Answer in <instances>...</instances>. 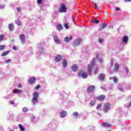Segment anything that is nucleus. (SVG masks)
I'll list each match as a JSON object with an SVG mask.
<instances>
[{"label":"nucleus","mask_w":131,"mask_h":131,"mask_svg":"<svg viewBox=\"0 0 131 131\" xmlns=\"http://www.w3.org/2000/svg\"><path fill=\"white\" fill-rule=\"evenodd\" d=\"M38 93L34 92L33 94V98L32 100V103L33 105H36V104H38V98H39Z\"/></svg>","instance_id":"obj_1"},{"label":"nucleus","mask_w":131,"mask_h":131,"mask_svg":"<svg viewBox=\"0 0 131 131\" xmlns=\"http://www.w3.org/2000/svg\"><path fill=\"white\" fill-rule=\"evenodd\" d=\"M95 58H93L91 61V64L88 65V73L89 75L91 76L92 75V69H93V68L95 66Z\"/></svg>","instance_id":"obj_2"},{"label":"nucleus","mask_w":131,"mask_h":131,"mask_svg":"<svg viewBox=\"0 0 131 131\" xmlns=\"http://www.w3.org/2000/svg\"><path fill=\"white\" fill-rule=\"evenodd\" d=\"M79 77L81 78H86L88 77V72L81 70L78 73Z\"/></svg>","instance_id":"obj_3"},{"label":"nucleus","mask_w":131,"mask_h":131,"mask_svg":"<svg viewBox=\"0 0 131 131\" xmlns=\"http://www.w3.org/2000/svg\"><path fill=\"white\" fill-rule=\"evenodd\" d=\"M110 106H111V104L110 103H104L103 106V112L104 113H107L110 110Z\"/></svg>","instance_id":"obj_4"},{"label":"nucleus","mask_w":131,"mask_h":131,"mask_svg":"<svg viewBox=\"0 0 131 131\" xmlns=\"http://www.w3.org/2000/svg\"><path fill=\"white\" fill-rule=\"evenodd\" d=\"M58 11L59 13H66V12H67V7H66L65 4H61L60 5V7Z\"/></svg>","instance_id":"obj_5"},{"label":"nucleus","mask_w":131,"mask_h":131,"mask_svg":"<svg viewBox=\"0 0 131 131\" xmlns=\"http://www.w3.org/2000/svg\"><path fill=\"white\" fill-rule=\"evenodd\" d=\"M81 41H82V39L78 38L74 41L73 46H79L81 43Z\"/></svg>","instance_id":"obj_6"},{"label":"nucleus","mask_w":131,"mask_h":131,"mask_svg":"<svg viewBox=\"0 0 131 131\" xmlns=\"http://www.w3.org/2000/svg\"><path fill=\"white\" fill-rule=\"evenodd\" d=\"M25 35L23 34H21L19 35V39L20 40V42L21 43H23V45H24V43H25Z\"/></svg>","instance_id":"obj_7"},{"label":"nucleus","mask_w":131,"mask_h":131,"mask_svg":"<svg viewBox=\"0 0 131 131\" xmlns=\"http://www.w3.org/2000/svg\"><path fill=\"white\" fill-rule=\"evenodd\" d=\"M95 89H96V87H95V86L90 85L87 88V92L88 93H93V92L95 91Z\"/></svg>","instance_id":"obj_8"},{"label":"nucleus","mask_w":131,"mask_h":131,"mask_svg":"<svg viewBox=\"0 0 131 131\" xmlns=\"http://www.w3.org/2000/svg\"><path fill=\"white\" fill-rule=\"evenodd\" d=\"M53 39L56 43H57L58 45L61 44V40L59 39V38H58V36L56 35L54 36Z\"/></svg>","instance_id":"obj_9"},{"label":"nucleus","mask_w":131,"mask_h":131,"mask_svg":"<svg viewBox=\"0 0 131 131\" xmlns=\"http://www.w3.org/2000/svg\"><path fill=\"white\" fill-rule=\"evenodd\" d=\"M101 126H103V127H111L112 125L111 124L106 122H104L101 123Z\"/></svg>","instance_id":"obj_10"},{"label":"nucleus","mask_w":131,"mask_h":131,"mask_svg":"<svg viewBox=\"0 0 131 131\" xmlns=\"http://www.w3.org/2000/svg\"><path fill=\"white\" fill-rule=\"evenodd\" d=\"M127 41H128V37L127 36H124L123 37V40H122V43H124V45H127Z\"/></svg>","instance_id":"obj_11"},{"label":"nucleus","mask_w":131,"mask_h":131,"mask_svg":"<svg viewBox=\"0 0 131 131\" xmlns=\"http://www.w3.org/2000/svg\"><path fill=\"white\" fill-rule=\"evenodd\" d=\"M96 59L98 60V61H99L100 63H102L103 61V59L102 58V55L100 54H98L97 55H96Z\"/></svg>","instance_id":"obj_12"},{"label":"nucleus","mask_w":131,"mask_h":131,"mask_svg":"<svg viewBox=\"0 0 131 131\" xmlns=\"http://www.w3.org/2000/svg\"><path fill=\"white\" fill-rule=\"evenodd\" d=\"M62 60V55H58L56 57H55V61L56 62H60Z\"/></svg>","instance_id":"obj_13"},{"label":"nucleus","mask_w":131,"mask_h":131,"mask_svg":"<svg viewBox=\"0 0 131 131\" xmlns=\"http://www.w3.org/2000/svg\"><path fill=\"white\" fill-rule=\"evenodd\" d=\"M98 79H99L101 81H103L104 79H105V74H100L98 76Z\"/></svg>","instance_id":"obj_14"},{"label":"nucleus","mask_w":131,"mask_h":131,"mask_svg":"<svg viewBox=\"0 0 131 131\" xmlns=\"http://www.w3.org/2000/svg\"><path fill=\"white\" fill-rule=\"evenodd\" d=\"M35 80H36V78H35V77H32L30 78L29 82L31 84L32 83H34Z\"/></svg>","instance_id":"obj_15"},{"label":"nucleus","mask_w":131,"mask_h":131,"mask_svg":"<svg viewBox=\"0 0 131 131\" xmlns=\"http://www.w3.org/2000/svg\"><path fill=\"white\" fill-rule=\"evenodd\" d=\"M13 93L14 94H22V91L17 89H15L13 90Z\"/></svg>","instance_id":"obj_16"},{"label":"nucleus","mask_w":131,"mask_h":131,"mask_svg":"<svg viewBox=\"0 0 131 131\" xmlns=\"http://www.w3.org/2000/svg\"><path fill=\"white\" fill-rule=\"evenodd\" d=\"M66 115H67V112H65V111H62L60 113V116L61 118H63L65 117V116H66Z\"/></svg>","instance_id":"obj_17"},{"label":"nucleus","mask_w":131,"mask_h":131,"mask_svg":"<svg viewBox=\"0 0 131 131\" xmlns=\"http://www.w3.org/2000/svg\"><path fill=\"white\" fill-rule=\"evenodd\" d=\"M97 99L98 101H103V100H105V95H100L97 97Z\"/></svg>","instance_id":"obj_18"},{"label":"nucleus","mask_w":131,"mask_h":131,"mask_svg":"<svg viewBox=\"0 0 131 131\" xmlns=\"http://www.w3.org/2000/svg\"><path fill=\"white\" fill-rule=\"evenodd\" d=\"M71 39H72V36H70V37L66 36L64 40L65 42H68V41H70Z\"/></svg>","instance_id":"obj_19"},{"label":"nucleus","mask_w":131,"mask_h":131,"mask_svg":"<svg viewBox=\"0 0 131 131\" xmlns=\"http://www.w3.org/2000/svg\"><path fill=\"white\" fill-rule=\"evenodd\" d=\"M78 68V67L76 64L73 65L72 67V69L73 71H74L75 72L77 71Z\"/></svg>","instance_id":"obj_20"},{"label":"nucleus","mask_w":131,"mask_h":131,"mask_svg":"<svg viewBox=\"0 0 131 131\" xmlns=\"http://www.w3.org/2000/svg\"><path fill=\"white\" fill-rule=\"evenodd\" d=\"M62 66L63 68H66V67H67L68 63H67V60H66V59H63L62 60Z\"/></svg>","instance_id":"obj_21"},{"label":"nucleus","mask_w":131,"mask_h":131,"mask_svg":"<svg viewBox=\"0 0 131 131\" xmlns=\"http://www.w3.org/2000/svg\"><path fill=\"white\" fill-rule=\"evenodd\" d=\"M119 69V64H118V63H115V68H114L115 72H118Z\"/></svg>","instance_id":"obj_22"},{"label":"nucleus","mask_w":131,"mask_h":131,"mask_svg":"<svg viewBox=\"0 0 131 131\" xmlns=\"http://www.w3.org/2000/svg\"><path fill=\"white\" fill-rule=\"evenodd\" d=\"M8 28L9 29V31H13V30H14V25L10 24L8 25Z\"/></svg>","instance_id":"obj_23"},{"label":"nucleus","mask_w":131,"mask_h":131,"mask_svg":"<svg viewBox=\"0 0 131 131\" xmlns=\"http://www.w3.org/2000/svg\"><path fill=\"white\" fill-rule=\"evenodd\" d=\"M112 79L113 80L114 82H115V83H117V81L118 79L116 77H110V80H111Z\"/></svg>","instance_id":"obj_24"},{"label":"nucleus","mask_w":131,"mask_h":131,"mask_svg":"<svg viewBox=\"0 0 131 131\" xmlns=\"http://www.w3.org/2000/svg\"><path fill=\"white\" fill-rule=\"evenodd\" d=\"M39 53L40 54H42V53H43V47H42V45H40L39 46Z\"/></svg>","instance_id":"obj_25"},{"label":"nucleus","mask_w":131,"mask_h":131,"mask_svg":"<svg viewBox=\"0 0 131 131\" xmlns=\"http://www.w3.org/2000/svg\"><path fill=\"white\" fill-rule=\"evenodd\" d=\"M56 28H57V30L60 31V30H62V29H63V27L61 25V24H58L56 26Z\"/></svg>","instance_id":"obj_26"},{"label":"nucleus","mask_w":131,"mask_h":131,"mask_svg":"<svg viewBox=\"0 0 131 131\" xmlns=\"http://www.w3.org/2000/svg\"><path fill=\"white\" fill-rule=\"evenodd\" d=\"M15 24L17 25H18L19 26H20L21 23V21L20 20V19H16L15 20Z\"/></svg>","instance_id":"obj_27"},{"label":"nucleus","mask_w":131,"mask_h":131,"mask_svg":"<svg viewBox=\"0 0 131 131\" xmlns=\"http://www.w3.org/2000/svg\"><path fill=\"white\" fill-rule=\"evenodd\" d=\"M90 104L91 105V106H95V105H96V101L95 100H91L90 101Z\"/></svg>","instance_id":"obj_28"},{"label":"nucleus","mask_w":131,"mask_h":131,"mask_svg":"<svg viewBox=\"0 0 131 131\" xmlns=\"http://www.w3.org/2000/svg\"><path fill=\"white\" fill-rule=\"evenodd\" d=\"M73 115L74 117H75L76 118V119H77V118L78 117V113L75 112L73 114Z\"/></svg>","instance_id":"obj_29"},{"label":"nucleus","mask_w":131,"mask_h":131,"mask_svg":"<svg viewBox=\"0 0 131 131\" xmlns=\"http://www.w3.org/2000/svg\"><path fill=\"white\" fill-rule=\"evenodd\" d=\"M19 127L21 131H25V128H24V127L21 124H19Z\"/></svg>","instance_id":"obj_30"},{"label":"nucleus","mask_w":131,"mask_h":131,"mask_svg":"<svg viewBox=\"0 0 131 131\" xmlns=\"http://www.w3.org/2000/svg\"><path fill=\"white\" fill-rule=\"evenodd\" d=\"M92 22L93 23H95L96 24H98V23L100 22V20L97 19L96 18H94L93 20H92Z\"/></svg>","instance_id":"obj_31"},{"label":"nucleus","mask_w":131,"mask_h":131,"mask_svg":"<svg viewBox=\"0 0 131 131\" xmlns=\"http://www.w3.org/2000/svg\"><path fill=\"white\" fill-rule=\"evenodd\" d=\"M9 51H7L5 52H4L2 54V56H7V55L9 54Z\"/></svg>","instance_id":"obj_32"},{"label":"nucleus","mask_w":131,"mask_h":131,"mask_svg":"<svg viewBox=\"0 0 131 131\" xmlns=\"http://www.w3.org/2000/svg\"><path fill=\"white\" fill-rule=\"evenodd\" d=\"M23 112H27V111H28V107H23Z\"/></svg>","instance_id":"obj_33"},{"label":"nucleus","mask_w":131,"mask_h":131,"mask_svg":"<svg viewBox=\"0 0 131 131\" xmlns=\"http://www.w3.org/2000/svg\"><path fill=\"white\" fill-rule=\"evenodd\" d=\"M5 48H6V46H5V45L0 46V50L2 51L3 50H4V49H5Z\"/></svg>","instance_id":"obj_34"},{"label":"nucleus","mask_w":131,"mask_h":131,"mask_svg":"<svg viewBox=\"0 0 131 131\" xmlns=\"http://www.w3.org/2000/svg\"><path fill=\"white\" fill-rule=\"evenodd\" d=\"M118 89L120 91V92H124V89L121 87H119V86L118 87Z\"/></svg>","instance_id":"obj_35"},{"label":"nucleus","mask_w":131,"mask_h":131,"mask_svg":"<svg viewBox=\"0 0 131 131\" xmlns=\"http://www.w3.org/2000/svg\"><path fill=\"white\" fill-rule=\"evenodd\" d=\"M107 27V25L106 24H102V29H104Z\"/></svg>","instance_id":"obj_36"},{"label":"nucleus","mask_w":131,"mask_h":131,"mask_svg":"<svg viewBox=\"0 0 131 131\" xmlns=\"http://www.w3.org/2000/svg\"><path fill=\"white\" fill-rule=\"evenodd\" d=\"M98 41H99V43H102L103 41V40L102 38H98Z\"/></svg>","instance_id":"obj_37"},{"label":"nucleus","mask_w":131,"mask_h":131,"mask_svg":"<svg viewBox=\"0 0 131 131\" xmlns=\"http://www.w3.org/2000/svg\"><path fill=\"white\" fill-rule=\"evenodd\" d=\"M101 107H102V103L98 104L97 105V107H96V109L98 110V109L101 108Z\"/></svg>","instance_id":"obj_38"},{"label":"nucleus","mask_w":131,"mask_h":131,"mask_svg":"<svg viewBox=\"0 0 131 131\" xmlns=\"http://www.w3.org/2000/svg\"><path fill=\"white\" fill-rule=\"evenodd\" d=\"M64 26L66 29H68L69 28V26H68V24H64Z\"/></svg>","instance_id":"obj_39"},{"label":"nucleus","mask_w":131,"mask_h":131,"mask_svg":"<svg viewBox=\"0 0 131 131\" xmlns=\"http://www.w3.org/2000/svg\"><path fill=\"white\" fill-rule=\"evenodd\" d=\"M98 73V68H96L94 69V74H97Z\"/></svg>","instance_id":"obj_40"},{"label":"nucleus","mask_w":131,"mask_h":131,"mask_svg":"<svg viewBox=\"0 0 131 131\" xmlns=\"http://www.w3.org/2000/svg\"><path fill=\"white\" fill-rule=\"evenodd\" d=\"M32 121L33 122H35V117L34 116L32 117Z\"/></svg>","instance_id":"obj_41"},{"label":"nucleus","mask_w":131,"mask_h":131,"mask_svg":"<svg viewBox=\"0 0 131 131\" xmlns=\"http://www.w3.org/2000/svg\"><path fill=\"white\" fill-rule=\"evenodd\" d=\"M37 2L39 5H40L42 3V0H37Z\"/></svg>","instance_id":"obj_42"},{"label":"nucleus","mask_w":131,"mask_h":131,"mask_svg":"<svg viewBox=\"0 0 131 131\" xmlns=\"http://www.w3.org/2000/svg\"><path fill=\"white\" fill-rule=\"evenodd\" d=\"M3 39H4V35H0V41H2V40H3Z\"/></svg>","instance_id":"obj_43"},{"label":"nucleus","mask_w":131,"mask_h":131,"mask_svg":"<svg viewBox=\"0 0 131 131\" xmlns=\"http://www.w3.org/2000/svg\"><path fill=\"white\" fill-rule=\"evenodd\" d=\"M11 59H8V60H5V62L7 63V64H9V63H10V62H11Z\"/></svg>","instance_id":"obj_44"},{"label":"nucleus","mask_w":131,"mask_h":131,"mask_svg":"<svg viewBox=\"0 0 131 131\" xmlns=\"http://www.w3.org/2000/svg\"><path fill=\"white\" fill-rule=\"evenodd\" d=\"M16 9H17L18 13H20V12H21V8L17 7V8H16Z\"/></svg>","instance_id":"obj_45"},{"label":"nucleus","mask_w":131,"mask_h":131,"mask_svg":"<svg viewBox=\"0 0 131 131\" xmlns=\"http://www.w3.org/2000/svg\"><path fill=\"white\" fill-rule=\"evenodd\" d=\"M113 63H114V61L113 60V59H112L111 60V66H113Z\"/></svg>","instance_id":"obj_46"},{"label":"nucleus","mask_w":131,"mask_h":131,"mask_svg":"<svg viewBox=\"0 0 131 131\" xmlns=\"http://www.w3.org/2000/svg\"><path fill=\"white\" fill-rule=\"evenodd\" d=\"M125 70L127 74L128 73V68H127V67H125Z\"/></svg>","instance_id":"obj_47"},{"label":"nucleus","mask_w":131,"mask_h":131,"mask_svg":"<svg viewBox=\"0 0 131 131\" xmlns=\"http://www.w3.org/2000/svg\"><path fill=\"white\" fill-rule=\"evenodd\" d=\"M9 102H10V104H11V105H14V104H15V102H14L13 100L10 101Z\"/></svg>","instance_id":"obj_48"},{"label":"nucleus","mask_w":131,"mask_h":131,"mask_svg":"<svg viewBox=\"0 0 131 131\" xmlns=\"http://www.w3.org/2000/svg\"><path fill=\"white\" fill-rule=\"evenodd\" d=\"M94 6L95 9H98V6H97V4L94 3Z\"/></svg>","instance_id":"obj_49"},{"label":"nucleus","mask_w":131,"mask_h":131,"mask_svg":"<svg viewBox=\"0 0 131 131\" xmlns=\"http://www.w3.org/2000/svg\"><path fill=\"white\" fill-rule=\"evenodd\" d=\"M40 88V86L39 85H38L36 86V89L38 90Z\"/></svg>","instance_id":"obj_50"},{"label":"nucleus","mask_w":131,"mask_h":131,"mask_svg":"<svg viewBox=\"0 0 131 131\" xmlns=\"http://www.w3.org/2000/svg\"><path fill=\"white\" fill-rule=\"evenodd\" d=\"M13 50H14V51H17V48H16V46L13 47Z\"/></svg>","instance_id":"obj_51"},{"label":"nucleus","mask_w":131,"mask_h":131,"mask_svg":"<svg viewBox=\"0 0 131 131\" xmlns=\"http://www.w3.org/2000/svg\"><path fill=\"white\" fill-rule=\"evenodd\" d=\"M5 8V6L4 5H0V9H4Z\"/></svg>","instance_id":"obj_52"},{"label":"nucleus","mask_w":131,"mask_h":131,"mask_svg":"<svg viewBox=\"0 0 131 131\" xmlns=\"http://www.w3.org/2000/svg\"><path fill=\"white\" fill-rule=\"evenodd\" d=\"M72 20L74 23H75V20H74V19L73 18V15L72 16Z\"/></svg>","instance_id":"obj_53"},{"label":"nucleus","mask_w":131,"mask_h":131,"mask_svg":"<svg viewBox=\"0 0 131 131\" xmlns=\"http://www.w3.org/2000/svg\"><path fill=\"white\" fill-rule=\"evenodd\" d=\"M18 88H22V85H21V84H18Z\"/></svg>","instance_id":"obj_54"},{"label":"nucleus","mask_w":131,"mask_h":131,"mask_svg":"<svg viewBox=\"0 0 131 131\" xmlns=\"http://www.w3.org/2000/svg\"><path fill=\"white\" fill-rule=\"evenodd\" d=\"M120 10V8H119L118 7L116 8V11H119Z\"/></svg>","instance_id":"obj_55"},{"label":"nucleus","mask_w":131,"mask_h":131,"mask_svg":"<svg viewBox=\"0 0 131 131\" xmlns=\"http://www.w3.org/2000/svg\"><path fill=\"white\" fill-rule=\"evenodd\" d=\"M125 3H127V2H130V0H124Z\"/></svg>","instance_id":"obj_56"},{"label":"nucleus","mask_w":131,"mask_h":131,"mask_svg":"<svg viewBox=\"0 0 131 131\" xmlns=\"http://www.w3.org/2000/svg\"><path fill=\"white\" fill-rule=\"evenodd\" d=\"M100 89H102V90H106V89L103 88V87H100Z\"/></svg>","instance_id":"obj_57"},{"label":"nucleus","mask_w":131,"mask_h":131,"mask_svg":"<svg viewBox=\"0 0 131 131\" xmlns=\"http://www.w3.org/2000/svg\"><path fill=\"white\" fill-rule=\"evenodd\" d=\"M98 115H100V113H97Z\"/></svg>","instance_id":"obj_58"},{"label":"nucleus","mask_w":131,"mask_h":131,"mask_svg":"<svg viewBox=\"0 0 131 131\" xmlns=\"http://www.w3.org/2000/svg\"><path fill=\"white\" fill-rule=\"evenodd\" d=\"M129 105H130V106H131V101H130V102L129 103Z\"/></svg>","instance_id":"obj_59"},{"label":"nucleus","mask_w":131,"mask_h":131,"mask_svg":"<svg viewBox=\"0 0 131 131\" xmlns=\"http://www.w3.org/2000/svg\"><path fill=\"white\" fill-rule=\"evenodd\" d=\"M108 131H111V130H108Z\"/></svg>","instance_id":"obj_60"}]
</instances>
